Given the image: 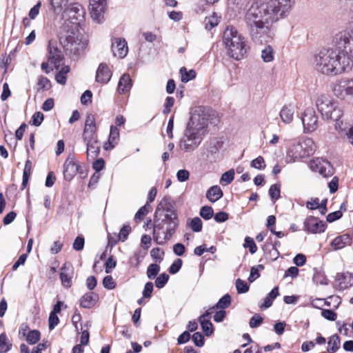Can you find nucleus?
Returning <instances> with one entry per match:
<instances>
[{
    "mask_svg": "<svg viewBox=\"0 0 353 353\" xmlns=\"http://www.w3.org/2000/svg\"><path fill=\"white\" fill-rule=\"evenodd\" d=\"M295 0H269L254 2L248 10L245 21L252 39L268 43L275 35L272 23L288 16Z\"/></svg>",
    "mask_w": 353,
    "mask_h": 353,
    "instance_id": "nucleus-1",
    "label": "nucleus"
},
{
    "mask_svg": "<svg viewBox=\"0 0 353 353\" xmlns=\"http://www.w3.org/2000/svg\"><path fill=\"white\" fill-rule=\"evenodd\" d=\"M190 121L184 131L179 147L186 152L194 150L201 144L206 132L209 113L205 107L197 106L190 112Z\"/></svg>",
    "mask_w": 353,
    "mask_h": 353,
    "instance_id": "nucleus-2",
    "label": "nucleus"
},
{
    "mask_svg": "<svg viewBox=\"0 0 353 353\" xmlns=\"http://www.w3.org/2000/svg\"><path fill=\"white\" fill-rule=\"evenodd\" d=\"M315 69L323 74L335 76L350 70L353 61L344 50H321L314 57Z\"/></svg>",
    "mask_w": 353,
    "mask_h": 353,
    "instance_id": "nucleus-3",
    "label": "nucleus"
},
{
    "mask_svg": "<svg viewBox=\"0 0 353 353\" xmlns=\"http://www.w3.org/2000/svg\"><path fill=\"white\" fill-rule=\"evenodd\" d=\"M157 211L164 212L163 218L154 219L153 239L159 245L170 240L179 227V221L176 210L168 199H163L157 206Z\"/></svg>",
    "mask_w": 353,
    "mask_h": 353,
    "instance_id": "nucleus-4",
    "label": "nucleus"
},
{
    "mask_svg": "<svg viewBox=\"0 0 353 353\" xmlns=\"http://www.w3.org/2000/svg\"><path fill=\"white\" fill-rule=\"evenodd\" d=\"M58 36L66 54L74 57L83 54L88 43L81 37L77 26L63 23L59 28Z\"/></svg>",
    "mask_w": 353,
    "mask_h": 353,
    "instance_id": "nucleus-5",
    "label": "nucleus"
},
{
    "mask_svg": "<svg viewBox=\"0 0 353 353\" xmlns=\"http://www.w3.org/2000/svg\"><path fill=\"white\" fill-rule=\"evenodd\" d=\"M223 41L228 54L237 61L243 59L250 49L246 39L232 26H228L225 29Z\"/></svg>",
    "mask_w": 353,
    "mask_h": 353,
    "instance_id": "nucleus-6",
    "label": "nucleus"
},
{
    "mask_svg": "<svg viewBox=\"0 0 353 353\" xmlns=\"http://www.w3.org/2000/svg\"><path fill=\"white\" fill-rule=\"evenodd\" d=\"M316 106L323 119L335 121V129L343 131V122L341 120L343 111L329 95L321 94L316 99Z\"/></svg>",
    "mask_w": 353,
    "mask_h": 353,
    "instance_id": "nucleus-7",
    "label": "nucleus"
},
{
    "mask_svg": "<svg viewBox=\"0 0 353 353\" xmlns=\"http://www.w3.org/2000/svg\"><path fill=\"white\" fill-rule=\"evenodd\" d=\"M333 43L338 48L337 50H345V54L349 52L353 57V18L349 23L347 30L338 32L335 34Z\"/></svg>",
    "mask_w": 353,
    "mask_h": 353,
    "instance_id": "nucleus-8",
    "label": "nucleus"
},
{
    "mask_svg": "<svg viewBox=\"0 0 353 353\" xmlns=\"http://www.w3.org/2000/svg\"><path fill=\"white\" fill-rule=\"evenodd\" d=\"M64 12L67 14L70 20L65 21L64 23H70V24H75L79 27V24L84 19L85 14V10L83 6L79 3H69Z\"/></svg>",
    "mask_w": 353,
    "mask_h": 353,
    "instance_id": "nucleus-9",
    "label": "nucleus"
},
{
    "mask_svg": "<svg viewBox=\"0 0 353 353\" xmlns=\"http://www.w3.org/2000/svg\"><path fill=\"white\" fill-rule=\"evenodd\" d=\"M301 121L305 133L313 132L318 128L319 117L312 108H308L304 110Z\"/></svg>",
    "mask_w": 353,
    "mask_h": 353,
    "instance_id": "nucleus-10",
    "label": "nucleus"
},
{
    "mask_svg": "<svg viewBox=\"0 0 353 353\" xmlns=\"http://www.w3.org/2000/svg\"><path fill=\"white\" fill-rule=\"evenodd\" d=\"M310 168L315 172H319L323 177H330L334 174V170L332 164L322 158L312 159L309 163Z\"/></svg>",
    "mask_w": 353,
    "mask_h": 353,
    "instance_id": "nucleus-11",
    "label": "nucleus"
},
{
    "mask_svg": "<svg viewBox=\"0 0 353 353\" xmlns=\"http://www.w3.org/2000/svg\"><path fill=\"white\" fill-rule=\"evenodd\" d=\"M81 166L78 164L74 154H69L63 164V175L65 179L70 181L79 172Z\"/></svg>",
    "mask_w": 353,
    "mask_h": 353,
    "instance_id": "nucleus-12",
    "label": "nucleus"
},
{
    "mask_svg": "<svg viewBox=\"0 0 353 353\" xmlns=\"http://www.w3.org/2000/svg\"><path fill=\"white\" fill-rule=\"evenodd\" d=\"M334 94L339 98L344 99L345 96H353V79H343L335 84Z\"/></svg>",
    "mask_w": 353,
    "mask_h": 353,
    "instance_id": "nucleus-13",
    "label": "nucleus"
},
{
    "mask_svg": "<svg viewBox=\"0 0 353 353\" xmlns=\"http://www.w3.org/2000/svg\"><path fill=\"white\" fill-rule=\"evenodd\" d=\"M48 62L58 69L63 63L64 59L63 54L61 50L56 46L55 42L50 41L48 46Z\"/></svg>",
    "mask_w": 353,
    "mask_h": 353,
    "instance_id": "nucleus-14",
    "label": "nucleus"
},
{
    "mask_svg": "<svg viewBox=\"0 0 353 353\" xmlns=\"http://www.w3.org/2000/svg\"><path fill=\"white\" fill-rule=\"evenodd\" d=\"M294 150L299 154L296 158H305L312 155L316 150V145L311 139H306L294 146Z\"/></svg>",
    "mask_w": 353,
    "mask_h": 353,
    "instance_id": "nucleus-15",
    "label": "nucleus"
},
{
    "mask_svg": "<svg viewBox=\"0 0 353 353\" xmlns=\"http://www.w3.org/2000/svg\"><path fill=\"white\" fill-rule=\"evenodd\" d=\"M90 15L97 23H101L106 7V0H90Z\"/></svg>",
    "mask_w": 353,
    "mask_h": 353,
    "instance_id": "nucleus-16",
    "label": "nucleus"
},
{
    "mask_svg": "<svg viewBox=\"0 0 353 353\" xmlns=\"http://www.w3.org/2000/svg\"><path fill=\"white\" fill-rule=\"evenodd\" d=\"M305 230L308 232L316 234L323 232L326 228V224L314 216H310L304 222Z\"/></svg>",
    "mask_w": 353,
    "mask_h": 353,
    "instance_id": "nucleus-17",
    "label": "nucleus"
},
{
    "mask_svg": "<svg viewBox=\"0 0 353 353\" xmlns=\"http://www.w3.org/2000/svg\"><path fill=\"white\" fill-rule=\"evenodd\" d=\"M74 276V268L70 263H65L61 268L60 279L63 286L69 288L72 286Z\"/></svg>",
    "mask_w": 353,
    "mask_h": 353,
    "instance_id": "nucleus-18",
    "label": "nucleus"
},
{
    "mask_svg": "<svg viewBox=\"0 0 353 353\" xmlns=\"http://www.w3.org/2000/svg\"><path fill=\"white\" fill-rule=\"evenodd\" d=\"M112 51L114 56L123 58L126 56L128 48L125 39L117 38L112 42Z\"/></svg>",
    "mask_w": 353,
    "mask_h": 353,
    "instance_id": "nucleus-19",
    "label": "nucleus"
},
{
    "mask_svg": "<svg viewBox=\"0 0 353 353\" xmlns=\"http://www.w3.org/2000/svg\"><path fill=\"white\" fill-rule=\"evenodd\" d=\"M352 243V236L349 234H343L335 237L330 243V245L334 250H338L351 245Z\"/></svg>",
    "mask_w": 353,
    "mask_h": 353,
    "instance_id": "nucleus-20",
    "label": "nucleus"
},
{
    "mask_svg": "<svg viewBox=\"0 0 353 353\" xmlns=\"http://www.w3.org/2000/svg\"><path fill=\"white\" fill-rule=\"evenodd\" d=\"M112 77V72L107 64L101 63L99 64L96 72V81L105 84L110 81Z\"/></svg>",
    "mask_w": 353,
    "mask_h": 353,
    "instance_id": "nucleus-21",
    "label": "nucleus"
},
{
    "mask_svg": "<svg viewBox=\"0 0 353 353\" xmlns=\"http://www.w3.org/2000/svg\"><path fill=\"white\" fill-rule=\"evenodd\" d=\"M211 317V312H205L203 314L199 316V321L201 323V328L206 336H210L213 333V325L210 321Z\"/></svg>",
    "mask_w": 353,
    "mask_h": 353,
    "instance_id": "nucleus-22",
    "label": "nucleus"
},
{
    "mask_svg": "<svg viewBox=\"0 0 353 353\" xmlns=\"http://www.w3.org/2000/svg\"><path fill=\"white\" fill-rule=\"evenodd\" d=\"M84 143L87 146L86 153L88 157H90L92 159L96 158L100 152V145L98 138L85 141Z\"/></svg>",
    "mask_w": 353,
    "mask_h": 353,
    "instance_id": "nucleus-23",
    "label": "nucleus"
},
{
    "mask_svg": "<svg viewBox=\"0 0 353 353\" xmlns=\"http://www.w3.org/2000/svg\"><path fill=\"white\" fill-rule=\"evenodd\" d=\"M132 86V79L129 74H123L118 83L117 91L119 94L129 92Z\"/></svg>",
    "mask_w": 353,
    "mask_h": 353,
    "instance_id": "nucleus-24",
    "label": "nucleus"
},
{
    "mask_svg": "<svg viewBox=\"0 0 353 353\" xmlns=\"http://www.w3.org/2000/svg\"><path fill=\"white\" fill-rule=\"evenodd\" d=\"M98 299V294L94 292H88L81 298L80 305L84 308H91L96 304Z\"/></svg>",
    "mask_w": 353,
    "mask_h": 353,
    "instance_id": "nucleus-25",
    "label": "nucleus"
},
{
    "mask_svg": "<svg viewBox=\"0 0 353 353\" xmlns=\"http://www.w3.org/2000/svg\"><path fill=\"white\" fill-rule=\"evenodd\" d=\"M294 114V107L289 104L285 105L280 111L279 116L285 124H290L293 121Z\"/></svg>",
    "mask_w": 353,
    "mask_h": 353,
    "instance_id": "nucleus-26",
    "label": "nucleus"
},
{
    "mask_svg": "<svg viewBox=\"0 0 353 353\" xmlns=\"http://www.w3.org/2000/svg\"><path fill=\"white\" fill-rule=\"evenodd\" d=\"M119 138V130L115 126H111L108 143L104 145V149L108 150L114 148Z\"/></svg>",
    "mask_w": 353,
    "mask_h": 353,
    "instance_id": "nucleus-27",
    "label": "nucleus"
},
{
    "mask_svg": "<svg viewBox=\"0 0 353 353\" xmlns=\"http://www.w3.org/2000/svg\"><path fill=\"white\" fill-rule=\"evenodd\" d=\"M223 196V191L218 185H213L206 192L207 199L212 203H214Z\"/></svg>",
    "mask_w": 353,
    "mask_h": 353,
    "instance_id": "nucleus-28",
    "label": "nucleus"
},
{
    "mask_svg": "<svg viewBox=\"0 0 353 353\" xmlns=\"http://www.w3.org/2000/svg\"><path fill=\"white\" fill-rule=\"evenodd\" d=\"M51 8L53 12L58 14L66 9L72 0H50Z\"/></svg>",
    "mask_w": 353,
    "mask_h": 353,
    "instance_id": "nucleus-29",
    "label": "nucleus"
},
{
    "mask_svg": "<svg viewBox=\"0 0 353 353\" xmlns=\"http://www.w3.org/2000/svg\"><path fill=\"white\" fill-rule=\"evenodd\" d=\"M263 250L270 260L274 261L279 256V252L276 248H274L272 241H267L263 246Z\"/></svg>",
    "mask_w": 353,
    "mask_h": 353,
    "instance_id": "nucleus-30",
    "label": "nucleus"
},
{
    "mask_svg": "<svg viewBox=\"0 0 353 353\" xmlns=\"http://www.w3.org/2000/svg\"><path fill=\"white\" fill-rule=\"evenodd\" d=\"M12 344L6 333L0 334V353H6L12 348Z\"/></svg>",
    "mask_w": 353,
    "mask_h": 353,
    "instance_id": "nucleus-31",
    "label": "nucleus"
},
{
    "mask_svg": "<svg viewBox=\"0 0 353 353\" xmlns=\"http://www.w3.org/2000/svg\"><path fill=\"white\" fill-rule=\"evenodd\" d=\"M97 127H84L83 132V141L98 138Z\"/></svg>",
    "mask_w": 353,
    "mask_h": 353,
    "instance_id": "nucleus-32",
    "label": "nucleus"
},
{
    "mask_svg": "<svg viewBox=\"0 0 353 353\" xmlns=\"http://www.w3.org/2000/svg\"><path fill=\"white\" fill-rule=\"evenodd\" d=\"M340 347V338L337 334L332 335L328 341L327 352L335 353Z\"/></svg>",
    "mask_w": 353,
    "mask_h": 353,
    "instance_id": "nucleus-33",
    "label": "nucleus"
},
{
    "mask_svg": "<svg viewBox=\"0 0 353 353\" xmlns=\"http://www.w3.org/2000/svg\"><path fill=\"white\" fill-rule=\"evenodd\" d=\"M219 23V19L214 12L211 16L206 17L204 20L205 28L208 30H211Z\"/></svg>",
    "mask_w": 353,
    "mask_h": 353,
    "instance_id": "nucleus-34",
    "label": "nucleus"
},
{
    "mask_svg": "<svg viewBox=\"0 0 353 353\" xmlns=\"http://www.w3.org/2000/svg\"><path fill=\"white\" fill-rule=\"evenodd\" d=\"M347 279L350 281L352 279L351 275H345L344 274H338L336 276V281L339 283V288L340 290H345L352 285L350 282H346Z\"/></svg>",
    "mask_w": 353,
    "mask_h": 353,
    "instance_id": "nucleus-35",
    "label": "nucleus"
},
{
    "mask_svg": "<svg viewBox=\"0 0 353 353\" xmlns=\"http://www.w3.org/2000/svg\"><path fill=\"white\" fill-rule=\"evenodd\" d=\"M179 72L181 76V81L187 83L196 77V72L194 70H187L186 68H181Z\"/></svg>",
    "mask_w": 353,
    "mask_h": 353,
    "instance_id": "nucleus-36",
    "label": "nucleus"
},
{
    "mask_svg": "<svg viewBox=\"0 0 353 353\" xmlns=\"http://www.w3.org/2000/svg\"><path fill=\"white\" fill-rule=\"evenodd\" d=\"M230 303L231 296L228 294H226L219 300L215 305L212 306V310L221 309L223 310L228 307Z\"/></svg>",
    "mask_w": 353,
    "mask_h": 353,
    "instance_id": "nucleus-37",
    "label": "nucleus"
},
{
    "mask_svg": "<svg viewBox=\"0 0 353 353\" xmlns=\"http://www.w3.org/2000/svg\"><path fill=\"white\" fill-rule=\"evenodd\" d=\"M274 50L271 46H267L261 52V58L264 62L268 63L274 60Z\"/></svg>",
    "mask_w": 353,
    "mask_h": 353,
    "instance_id": "nucleus-38",
    "label": "nucleus"
},
{
    "mask_svg": "<svg viewBox=\"0 0 353 353\" xmlns=\"http://www.w3.org/2000/svg\"><path fill=\"white\" fill-rule=\"evenodd\" d=\"M70 72V67L65 65L56 74L55 79L57 83L64 85L66 83L67 74Z\"/></svg>",
    "mask_w": 353,
    "mask_h": 353,
    "instance_id": "nucleus-39",
    "label": "nucleus"
},
{
    "mask_svg": "<svg viewBox=\"0 0 353 353\" xmlns=\"http://www.w3.org/2000/svg\"><path fill=\"white\" fill-rule=\"evenodd\" d=\"M41 337V333L37 330H33L28 332L26 335V341L30 345L36 344Z\"/></svg>",
    "mask_w": 353,
    "mask_h": 353,
    "instance_id": "nucleus-40",
    "label": "nucleus"
},
{
    "mask_svg": "<svg viewBox=\"0 0 353 353\" xmlns=\"http://www.w3.org/2000/svg\"><path fill=\"white\" fill-rule=\"evenodd\" d=\"M313 282L316 285H327V279L324 274V273L318 271L316 269H314V273L312 278Z\"/></svg>",
    "mask_w": 353,
    "mask_h": 353,
    "instance_id": "nucleus-41",
    "label": "nucleus"
},
{
    "mask_svg": "<svg viewBox=\"0 0 353 353\" xmlns=\"http://www.w3.org/2000/svg\"><path fill=\"white\" fill-rule=\"evenodd\" d=\"M38 90H48L51 88L50 81L46 77L39 76L37 81Z\"/></svg>",
    "mask_w": 353,
    "mask_h": 353,
    "instance_id": "nucleus-42",
    "label": "nucleus"
},
{
    "mask_svg": "<svg viewBox=\"0 0 353 353\" xmlns=\"http://www.w3.org/2000/svg\"><path fill=\"white\" fill-rule=\"evenodd\" d=\"M280 185L273 184L269 189V195L273 202H275L280 197Z\"/></svg>",
    "mask_w": 353,
    "mask_h": 353,
    "instance_id": "nucleus-43",
    "label": "nucleus"
},
{
    "mask_svg": "<svg viewBox=\"0 0 353 353\" xmlns=\"http://www.w3.org/2000/svg\"><path fill=\"white\" fill-rule=\"evenodd\" d=\"M150 208V205L148 203L139 208L134 216L135 221H141L143 217L149 212Z\"/></svg>",
    "mask_w": 353,
    "mask_h": 353,
    "instance_id": "nucleus-44",
    "label": "nucleus"
},
{
    "mask_svg": "<svg viewBox=\"0 0 353 353\" xmlns=\"http://www.w3.org/2000/svg\"><path fill=\"white\" fill-rule=\"evenodd\" d=\"M199 214L205 220H209L213 216L214 211L212 207L205 205L201 208Z\"/></svg>",
    "mask_w": 353,
    "mask_h": 353,
    "instance_id": "nucleus-45",
    "label": "nucleus"
},
{
    "mask_svg": "<svg viewBox=\"0 0 353 353\" xmlns=\"http://www.w3.org/2000/svg\"><path fill=\"white\" fill-rule=\"evenodd\" d=\"M160 271V266L158 264H150L147 269V276L150 279L155 278Z\"/></svg>",
    "mask_w": 353,
    "mask_h": 353,
    "instance_id": "nucleus-46",
    "label": "nucleus"
},
{
    "mask_svg": "<svg viewBox=\"0 0 353 353\" xmlns=\"http://www.w3.org/2000/svg\"><path fill=\"white\" fill-rule=\"evenodd\" d=\"M250 166L257 170H264L266 167V165L263 157L259 156L257 158L251 161Z\"/></svg>",
    "mask_w": 353,
    "mask_h": 353,
    "instance_id": "nucleus-47",
    "label": "nucleus"
},
{
    "mask_svg": "<svg viewBox=\"0 0 353 353\" xmlns=\"http://www.w3.org/2000/svg\"><path fill=\"white\" fill-rule=\"evenodd\" d=\"M169 275L165 273L161 274L155 280V285L157 288H163L169 280Z\"/></svg>",
    "mask_w": 353,
    "mask_h": 353,
    "instance_id": "nucleus-48",
    "label": "nucleus"
},
{
    "mask_svg": "<svg viewBox=\"0 0 353 353\" xmlns=\"http://www.w3.org/2000/svg\"><path fill=\"white\" fill-rule=\"evenodd\" d=\"M236 288L239 294H243L247 292L250 288L245 281L237 279L236 281Z\"/></svg>",
    "mask_w": 353,
    "mask_h": 353,
    "instance_id": "nucleus-49",
    "label": "nucleus"
},
{
    "mask_svg": "<svg viewBox=\"0 0 353 353\" xmlns=\"http://www.w3.org/2000/svg\"><path fill=\"white\" fill-rule=\"evenodd\" d=\"M190 227L195 232H201L203 227L202 221L199 217H194L191 220Z\"/></svg>",
    "mask_w": 353,
    "mask_h": 353,
    "instance_id": "nucleus-50",
    "label": "nucleus"
},
{
    "mask_svg": "<svg viewBox=\"0 0 353 353\" xmlns=\"http://www.w3.org/2000/svg\"><path fill=\"white\" fill-rule=\"evenodd\" d=\"M43 114L41 112H35L30 121V123L34 126H39L43 121Z\"/></svg>",
    "mask_w": 353,
    "mask_h": 353,
    "instance_id": "nucleus-51",
    "label": "nucleus"
},
{
    "mask_svg": "<svg viewBox=\"0 0 353 353\" xmlns=\"http://www.w3.org/2000/svg\"><path fill=\"white\" fill-rule=\"evenodd\" d=\"M131 231V227L129 225H124L121 229L120 230V232L119 234V240L121 241H125Z\"/></svg>",
    "mask_w": 353,
    "mask_h": 353,
    "instance_id": "nucleus-52",
    "label": "nucleus"
},
{
    "mask_svg": "<svg viewBox=\"0 0 353 353\" xmlns=\"http://www.w3.org/2000/svg\"><path fill=\"white\" fill-rule=\"evenodd\" d=\"M183 264V261L181 259H176L174 260V261L172 263V264L169 268V272L171 274H174L177 273L180 269L181 268Z\"/></svg>",
    "mask_w": 353,
    "mask_h": 353,
    "instance_id": "nucleus-53",
    "label": "nucleus"
},
{
    "mask_svg": "<svg viewBox=\"0 0 353 353\" xmlns=\"http://www.w3.org/2000/svg\"><path fill=\"white\" fill-rule=\"evenodd\" d=\"M234 170H230L224 172L221 178V181L225 182V184H230L234 180Z\"/></svg>",
    "mask_w": 353,
    "mask_h": 353,
    "instance_id": "nucleus-54",
    "label": "nucleus"
},
{
    "mask_svg": "<svg viewBox=\"0 0 353 353\" xmlns=\"http://www.w3.org/2000/svg\"><path fill=\"white\" fill-rule=\"evenodd\" d=\"M244 247L248 248L249 251L251 254H254L257 250V247H256L254 240L249 236H247L245 239Z\"/></svg>",
    "mask_w": 353,
    "mask_h": 353,
    "instance_id": "nucleus-55",
    "label": "nucleus"
},
{
    "mask_svg": "<svg viewBox=\"0 0 353 353\" xmlns=\"http://www.w3.org/2000/svg\"><path fill=\"white\" fill-rule=\"evenodd\" d=\"M192 339L196 346L202 347L204 345V337L201 332H195L192 335Z\"/></svg>",
    "mask_w": 353,
    "mask_h": 353,
    "instance_id": "nucleus-56",
    "label": "nucleus"
},
{
    "mask_svg": "<svg viewBox=\"0 0 353 353\" xmlns=\"http://www.w3.org/2000/svg\"><path fill=\"white\" fill-rule=\"evenodd\" d=\"M174 104V99L172 97H167L164 103L163 114H168Z\"/></svg>",
    "mask_w": 353,
    "mask_h": 353,
    "instance_id": "nucleus-57",
    "label": "nucleus"
},
{
    "mask_svg": "<svg viewBox=\"0 0 353 353\" xmlns=\"http://www.w3.org/2000/svg\"><path fill=\"white\" fill-rule=\"evenodd\" d=\"M103 285L105 288L108 290H112L116 287V283L114 281L112 276H105L103 279Z\"/></svg>",
    "mask_w": 353,
    "mask_h": 353,
    "instance_id": "nucleus-58",
    "label": "nucleus"
},
{
    "mask_svg": "<svg viewBox=\"0 0 353 353\" xmlns=\"http://www.w3.org/2000/svg\"><path fill=\"white\" fill-rule=\"evenodd\" d=\"M263 318L258 314H254L250 320V326L252 328L259 327L263 323Z\"/></svg>",
    "mask_w": 353,
    "mask_h": 353,
    "instance_id": "nucleus-59",
    "label": "nucleus"
},
{
    "mask_svg": "<svg viewBox=\"0 0 353 353\" xmlns=\"http://www.w3.org/2000/svg\"><path fill=\"white\" fill-rule=\"evenodd\" d=\"M84 238L81 236H78L73 243V249L77 251H80L83 249L84 247Z\"/></svg>",
    "mask_w": 353,
    "mask_h": 353,
    "instance_id": "nucleus-60",
    "label": "nucleus"
},
{
    "mask_svg": "<svg viewBox=\"0 0 353 353\" xmlns=\"http://www.w3.org/2000/svg\"><path fill=\"white\" fill-rule=\"evenodd\" d=\"M321 315L325 319H326L329 321H335L337 317V314L336 312H334V311H332L331 310H327V309L322 310Z\"/></svg>",
    "mask_w": 353,
    "mask_h": 353,
    "instance_id": "nucleus-61",
    "label": "nucleus"
},
{
    "mask_svg": "<svg viewBox=\"0 0 353 353\" xmlns=\"http://www.w3.org/2000/svg\"><path fill=\"white\" fill-rule=\"evenodd\" d=\"M153 289V283L150 281L147 282L144 286V289L143 291V296L146 299L150 298L152 296Z\"/></svg>",
    "mask_w": 353,
    "mask_h": 353,
    "instance_id": "nucleus-62",
    "label": "nucleus"
},
{
    "mask_svg": "<svg viewBox=\"0 0 353 353\" xmlns=\"http://www.w3.org/2000/svg\"><path fill=\"white\" fill-rule=\"evenodd\" d=\"M150 254L154 259L161 261L163 260L164 252L161 250L159 248H154L151 250Z\"/></svg>",
    "mask_w": 353,
    "mask_h": 353,
    "instance_id": "nucleus-63",
    "label": "nucleus"
},
{
    "mask_svg": "<svg viewBox=\"0 0 353 353\" xmlns=\"http://www.w3.org/2000/svg\"><path fill=\"white\" fill-rule=\"evenodd\" d=\"M48 321H49V329L50 330H52L59 323V319L58 316L56 314H54V312H50Z\"/></svg>",
    "mask_w": 353,
    "mask_h": 353,
    "instance_id": "nucleus-64",
    "label": "nucleus"
}]
</instances>
